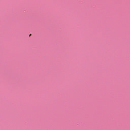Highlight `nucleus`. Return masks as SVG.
<instances>
[{
	"instance_id": "f257e3e1",
	"label": "nucleus",
	"mask_w": 130,
	"mask_h": 130,
	"mask_svg": "<svg viewBox=\"0 0 130 130\" xmlns=\"http://www.w3.org/2000/svg\"><path fill=\"white\" fill-rule=\"evenodd\" d=\"M31 35L30 34V35H29V36H31Z\"/></svg>"
}]
</instances>
